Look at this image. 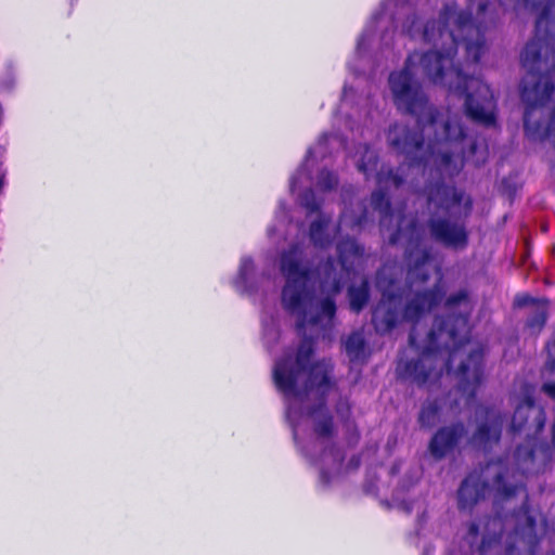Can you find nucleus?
<instances>
[{"instance_id": "1", "label": "nucleus", "mask_w": 555, "mask_h": 555, "mask_svg": "<svg viewBox=\"0 0 555 555\" xmlns=\"http://www.w3.org/2000/svg\"><path fill=\"white\" fill-rule=\"evenodd\" d=\"M344 199V210L335 225L331 217L320 214L309 230L311 243L326 248L338 238L339 260H327L312 269L307 249L292 244L278 258V267L285 284L281 301L286 311L296 318L299 332L305 337L295 356L286 354L273 367V380L286 401V417L293 427L294 439L299 443L302 424L312 426L311 441L305 453L320 468V478L328 483L346 468L343 453L333 442L332 418L324 409L323 396L328 391L330 363L322 361L310 365L311 340L328 337L334 327L335 297L339 294L344 279H354L363 261V249L350 237L366 218L362 204L357 211Z\"/></svg>"}, {"instance_id": "2", "label": "nucleus", "mask_w": 555, "mask_h": 555, "mask_svg": "<svg viewBox=\"0 0 555 555\" xmlns=\"http://www.w3.org/2000/svg\"><path fill=\"white\" fill-rule=\"evenodd\" d=\"M424 345L417 341V328L410 334V344L422 349L421 357L415 363L399 361L398 371L406 378L418 384H425L441 376L443 370H451L456 361L459 369V391L468 401L474 397L477 386L482 379V348L466 338L467 318L463 314L452 318L447 323L436 321Z\"/></svg>"}, {"instance_id": "3", "label": "nucleus", "mask_w": 555, "mask_h": 555, "mask_svg": "<svg viewBox=\"0 0 555 555\" xmlns=\"http://www.w3.org/2000/svg\"><path fill=\"white\" fill-rule=\"evenodd\" d=\"M537 34L521 52V65L527 72L520 86L526 104L524 128L528 139L548 141L555 146V2L547 3L537 20Z\"/></svg>"}, {"instance_id": "4", "label": "nucleus", "mask_w": 555, "mask_h": 555, "mask_svg": "<svg viewBox=\"0 0 555 555\" xmlns=\"http://www.w3.org/2000/svg\"><path fill=\"white\" fill-rule=\"evenodd\" d=\"M527 475L509 461L489 463L481 473L470 474L461 485L459 490L460 505L465 508L483 498L488 491H495L501 500L509 501L517 492L522 493V508L506 520L513 525L514 532L505 539L507 555H514V548L532 553L539 535L546 534L547 527L544 520L538 527L535 518L526 506L524 480Z\"/></svg>"}, {"instance_id": "5", "label": "nucleus", "mask_w": 555, "mask_h": 555, "mask_svg": "<svg viewBox=\"0 0 555 555\" xmlns=\"http://www.w3.org/2000/svg\"><path fill=\"white\" fill-rule=\"evenodd\" d=\"M544 425L543 410L533 404V390L530 387H525L521 398L515 406L511 430L524 434L526 444L519 446L513 456L505 461H509L513 466L526 475L539 473L546 464L548 447L538 438Z\"/></svg>"}, {"instance_id": "6", "label": "nucleus", "mask_w": 555, "mask_h": 555, "mask_svg": "<svg viewBox=\"0 0 555 555\" xmlns=\"http://www.w3.org/2000/svg\"><path fill=\"white\" fill-rule=\"evenodd\" d=\"M408 11L402 0H386L382 11L376 13L370 21L357 42V54L366 52L372 42L378 38L384 46H389L393 39L395 30L390 28L395 21Z\"/></svg>"}, {"instance_id": "7", "label": "nucleus", "mask_w": 555, "mask_h": 555, "mask_svg": "<svg viewBox=\"0 0 555 555\" xmlns=\"http://www.w3.org/2000/svg\"><path fill=\"white\" fill-rule=\"evenodd\" d=\"M476 417L478 426L468 442L475 448L487 450L501 437L503 416L496 410L479 408Z\"/></svg>"}, {"instance_id": "8", "label": "nucleus", "mask_w": 555, "mask_h": 555, "mask_svg": "<svg viewBox=\"0 0 555 555\" xmlns=\"http://www.w3.org/2000/svg\"><path fill=\"white\" fill-rule=\"evenodd\" d=\"M344 145V141L338 135H322L317 144L308 150V154L304 164L298 168L296 173L291 178L289 190L292 194H295L296 191L301 186L304 180H310V166L313 165L315 160L323 159L327 155L332 154V151L335 149H340Z\"/></svg>"}, {"instance_id": "9", "label": "nucleus", "mask_w": 555, "mask_h": 555, "mask_svg": "<svg viewBox=\"0 0 555 555\" xmlns=\"http://www.w3.org/2000/svg\"><path fill=\"white\" fill-rule=\"evenodd\" d=\"M337 184V176L332 171L322 169L315 179L314 189H310L304 194H299L298 202L308 211H317L325 202V195L332 192Z\"/></svg>"}, {"instance_id": "10", "label": "nucleus", "mask_w": 555, "mask_h": 555, "mask_svg": "<svg viewBox=\"0 0 555 555\" xmlns=\"http://www.w3.org/2000/svg\"><path fill=\"white\" fill-rule=\"evenodd\" d=\"M465 434L462 424L443 427L436 433L429 443V451L435 459L444 457L455 446L461 443Z\"/></svg>"}, {"instance_id": "11", "label": "nucleus", "mask_w": 555, "mask_h": 555, "mask_svg": "<svg viewBox=\"0 0 555 555\" xmlns=\"http://www.w3.org/2000/svg\"><path fill=\"white\" fill-rule=\"evenodd\" d=\"M263 279V274H257L254 260L244 256L241 258L237 275L232 284L241 294L253 295L260 288Z\"/></svg>"}, {"instance_id": "12", "label": "nucleus", "mask_w": 555, "mask_h": 555, "mask_svg": "<svg viewBox=\"0 0 555 555\" xmlns=\"http://www.w3.org/2000/svg\"><path fill=\"white\" fill-rule=\"evenodd\" d=\"M292 229L298 230L299 225L287 220L285 204L280 202L275 211L274 223L268 228V236L273 237L276 234L286 238Z\"/></svg>"}, {"instance_id": "13", "label": "nucleus", "mask_w": 555, "mask_h": 555, "mask_svg": "<svg viewBox=\"0 0 555 555\" xmlns=\"http://www.w3.org/2000/svg\"><path fill=\"white\" fill-rule=\"evenodd\" d=\"M345 349L351 362L363 361L365 352L362 333H352L345 341Z\"/></svg>"}, {"instance_id": "14", "label": "nucleus", "mask_w": 555, "mask_h": 555, "mask_svg": "<svg viewBox=\"0 0 555 555\" xmlns=\"http://www.w3.org/2000/svg\"><path fill=\"white\" fill-rule=\"evenodd\" d=\"M360 281L361 283L359 287L351 285L348 291L350 308L356 312L360 311L364 307L369 298L367 282L363 279Z\"/></svg>"}, {"instance_id": "15", "label": "nucleus", "mask_w": 555, "mask_h": 555, "mask_svg": "<svg viewBox=\"0 0 555 555\" xmlns=\"http://www.w3.org/2000/svg\"><path fill=\"white\" fill-rule=\"evenodd\" d=\"M441 404L438 401H427L420 413V423L424 427L435 426L440 418Z\"/></svg>"}, {"instance_id": "16", "label": "nucleus", "mask_w": 555, "mask_h": 555, "mask_svg": "<svg viewBox=\"0 0 555 555\" xmlns=\"http://www.w3.org/2000/svg\"><path fill=\"white\" fill-rule=\"evenodd\" d=\"M262 335L264 344L270 347L272 343H275L279 338V327L275 319L268 321L266 317H262Z\"/></svg>"}, {"instance_id": "17", "label": "nucleus", "mask_w": 555, "mask_h": 555, "mask_svg": "<svg viewBox=\"0 0 555 555\" xmlns=\"http://www.w3.org/2000/svg\"><path fill=\"white\" fill-rule=\"evenodd\" d=\"M546 320V312L544 306H539L537 308V312L532 318H530L527 322V325L533 331L540 330Z\"/></svg>"}, {"instance_id": "18", "label": "nucleus", "mask_w": 555, "mask_h": 555, "mask_svg": "<svg viewBox=\"0 0 555 555\" xmlns=\"http://www.w3.org/2000/svg\"><path fill=\"white\" fill-rule=\"evenodd\" d=\"M503 534H500L499 540L491 538H483L480 546L481 555H486L487 551L492 547V544H499L503 540Z\"/></svg>"}, {"instance_id": "19", "label": "nucleus", "mask_w": 555, "mask_h": 555, "mask_svg": "<svg viewBox=\"0 0 555 555\" xmlns=\"http://www.w3.org/2000/svg\"><path fill=\"white\" fill-rule=\"evenodd\" d=\"M361 150H363V153L362 151L358 152L361 154L358 160H377V155L373 150H370L366 145L361 146Z\"/></svg>"}, {"instance_id": "20", "label": "nucleus", "mask_w": 555, "mask_h": 555, "mask_svg": "<svg viewBox=\"0 0 555 555\" xmlns=\"http://www.w3.org/2000/svg\"><path fill=\"white\" fill-rule=\"evenodd\" d=\"M465 299H466V294L464 292H459L457 294L450 296L447 299L446 305L448 306V308H452L453 306L461 304Z\"/></svg>"}, {"instance_id": "21", "label": "nucleus", "mask_w": 555, "mask_h": 555, "mask_svg": "<svg viewBox=\"0 0 555 555\" xmlns=\"http://www.w3.org/2000/svg\"><path fill=\"white\" fill-rule=\"evenodd\" d=\"M542 391L552 399H555V380L545 382Z\"/></svg>"}, {"instance_id": "22", "label": "nucleus", "mask_w": 555, "mask_h": 555, "mask_svg": "<svg viewBox=\"0 0 555 555\" xmlns=\"http://www.w3.org/2000/svg\"><path fill=\"white\" fill-rule=\"evenodd\" d=\"M537 9V4L535 3H529L528 0H517L515 5H514V9L516 11H520L521 9Z\"/></svg>"}, {"instance_id": "23", "label": "nucleus", "mask_w": 555, "mask_h": 555, "mask_svg": "<svg viewBox=\"0 0 555 555\" xmlns=\"http://www.w3.org/2000/svg\"><path fill=\"white\" fill-rule=\"evenodd\" d=\"M477 531H478L477 526L472 525V526H470V528H469V534H470L473 538H476V535H477Z\"/></svg>"}, {"instance_id": "24", "label": "nucleus", "mask_w": 555, "mask_h": 555, "mask_svg": "<svg viewBox=\"0 0 555 555\" xmlns=\"http://www.w3.org/2000/svg\"><path fill=\"white\" fill-rule=\"evenodd\" d=\"M348 466H350V467H352V468L358 467V466H359V460H358V459H356V457L351 459V460H350V462H349V464H348Z\"/></svg>"}, {"instance_id": "25", "label": "nucleus", "mask_w": 555, "mask_h": 555, "mask_svg": "<svg viewBox=\"0 0 555 555\" xmlns=\"http://www.w3.org/2000/svg\"><path fill=\"white\" fill-rule=\"evenodd\" d=\"M348 88L347 87H344V91H343V100L346 101L347 98H348Z\"/></svg>"}, {"instance_id": "26", "label": "nucleus", "mask_w": 555, "mask_h": 555, "mask_svg": "<svg viewBox=\"0 0 555 555\" xmlns=\"http://www.w3.org/2000/svg\"><path fill=\"white\" fill-rule=\"evenodd\" d=\"M402 508L406 512V513H410L412 511V507L410 506H406V505H403Z\"/></svg>"}, {"instance_id": "27", "label": "nucleus", "mask_w": 555, "mask_h": 555, "mask_svg": "<svg viewBox=\"0 0 555 555\" xmlns=\"http://www.w3.org/2000/svg\"><path fill=\"white\" fill-rule=\"evenodd\" d=\"M491 524H492V526H493V527H496V526H499V525H500V521H499L498 519H493V520L491 521Z\"/></svg>"}, {"instance_id": "28", "label": "nucleus", "mask_w": 555, "mask_h": 555, "mask_svg": "<svg viewBox=\"0 0 555 555\" xmlns=\"http://www.w3.org/2000/svg\"><path fill=\"white\" fill-rule=\"evenodd\" d=\"M348 67H349L350 69H354V70H357V69L353 67V65H352L351 63H348Z\"/></svg>"}, {"instance_id": "29", "label": "nucleus", "mask_w": 555, "mask_h": 555, "mask_svg": "<svg viewBox=\"0 0 555 555\" xmlns=\"http://www.w3.org/2000/svg\"><path fill=\"white\" fill-rule=\"evenodd\" d=\"M502 5H506L505 0H500Z\"/></svg>"}]
</instances>
